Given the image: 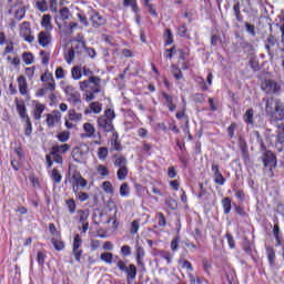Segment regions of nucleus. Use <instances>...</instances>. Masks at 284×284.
Masks as SVG:
<instances>
[{
  "mask_svg": "<svg viewBox=\"0 0 284 284\" xmlns=\"http://www.w3.org/2000/svg\"><path fill=\"white\" fill-rule=\"evenodd\" d=\"M243 250L245 254L248 256H252V252L254 250V243L250 242V240L245 239L243 242Z\"/></svg>",
  "mask_w": 284,
  "mask_h": 284,
  "instance_id": "nucleus-25",
  "label": "nucleus"
},
{
  "mask_svg": "<svg viewBox=\"0 0 284 284\" xmlns=\"http://www.w3.org/2000/svg\"><path fill=\"white\" fill-rule=\"evenodd\" d=\"M233 14L236 19V21H239L240 23H243V14L241 13V2H236L233 6Z\"/></svg>",
  "mask_w": 284,
  "mask_h": 284,
  "instance_id": "nucleus-23",
  "label": "nucleus"
},
{
  "mask_svg": "<svg viewBox=\"0 0 284 284\" xmlns=\"http://www.w3.org/2000/svg\"><path fill=\"white\" fill-rule=\"evenodd\" d=\"M68 116L70 121H81L83 119V114L77 113L74 109L69 110Z\"/></svg>",
  "mask_w": 284,
  "mask_h": 284,
  "instance_id": "nucleus-33",
  "label": "nucleus"
},
{
  "mask_svg": "<svg viewBox=\"0 0 284 284\" xmlns=\"http://www.w3.org/2000/svg\"><path fill=\"white\" fill-rule=\"evenodd\" d=\"M44 90L48 92H54L57 90V83L55 82H44Z\"/></svg>",
  "mask_w": 284,
  "mask_h": 284,
  "instance_id": "nucleus-61",
  "label": "nucleus"
},
{
  "mask_svg": "<svg viewBox=\"0 0 284 284\" xmlns=\"http://www.w3.org/2000/svg\"><path fill=\"white\" fill-rule=\"evenodd\" d=\"M90 108H91V110H92V112H93L94 114H101V110H102L101 103H99V102H92V103L90 104Z\"/></svg>",
  "mask_w": 284,
  "mask_h": 284,
  "instance_id": "nucleus-57",
  "label": "nucleus"
},
{
  "mask_svg": "<svg viewBox=\"0 0 284 284\" xmlns=\"http://www.w3.org/2000/svg\"><path fill=\"white\" fill-rule=\"evenodd\" d=\"M114 119H116L114 110L106 109L104 114L99 116L97 120L99 132H114Z\"/></svg>",
  "mask_w": 284,
  "mask_h": 284,
  "instance_id": "nucleus-3",
  "label": "nucleus"
},
{
  "mask_svg": "<svg viewBox=\"0 0 284 284\" xmlns=\"http://www.w3.org/2000/svg\"><path fill=\"white\" fill-rule=\"evenodd\" d=\"M80 90L85 92V101H94V94L101 92V78L91 75L88 80L79 82Z\"/></svg>",
  "mask_w": 284,
  "mask_h": 284,
  "instance_id": "nucleus-1",
  "label": "nucleus"
},
{
  "mask_svg": "<svg viewBox=\"0 0 284 284\" xmlns=\"http://www.w3.org/2000/svg\"><path fill=\"white\" fill-rule=\"evenodd\" d=\"M85 154H88V151H83L80 146L73 148L71 152L74 163H83L85 161Z\"/></svg>",
  "mask_w": 284,
  "mask_h": 284,
  "instance_id": "nucleus-13",
  "label": "nucleus"
},
{
  "mask_svg": "<svg viewBox=\"0 0 284 284\" xmlns=\"http://www.w3.org/2000/svg\"><path fill=\"white\" fill-rule=\"evenodd\" d=\"M81 245H83V240L79 234H77L73 239V250H80Z\"/></svg>",
  "mask_w": 284,
  "mask_h": 284,
  "instance_id": "nucleus-48",
  "label": "nucleus"
},
{
  "mask_svg": "<svg viewBox=\"0 0 284 284\" xmlns=\"http://www.w3.org/2000/svg\"><path fill=\"white\" fill-rule=\"evenodd\" d=\"M267 258L270 265H274V261L276 260V253L272 248L267 250Z\"/></svg>",
  "mask_w": 284,
  "mask_h": 284,
  "instance_id": "nucleus-60",
  "label": "nucleus"
},
{
  "mask_svg": "<svg viewBox=\"0 0 284 284\" xmlns=\"http://www.w3.org/2000/svg\"><path fill=\"white\" fill-rule=\"evenodd\" d=\"M265 112L272 121H284V103L281 99H266Z\"/></svg>",
  "mask_w": 284,
  "mask_h": 284,
  "instance_id": "nucleus-2",
  "label": "nucleus"
},
{
  "mask_svg": "<svg viewBox=\"0 0 284 284\" xmlns=\"http://www.w3.org/2000/svg\"><path fill=\"white\" fill-rule=\"evenodd\" d=\"M262 90L266 94H281V84L274 80H265L262 84Z\"/></svg>",
  "mask_w": 284,
  "mask_h": 284,
  "instance_id": "nucleus-5",
  "label": "nucleus"
},
{
  "mask_svg": "<svg viewBox=\"0 0 284 284\" xmlns=\"http://www.w3.org/2000/svg\"><path fill=\"white\" fill-rule=\"evenodd\" d=\"M65 205L70 214H74V212H77V202H74V199L65 200Z\"/></svg>",
  "mask_w": 284,
  "mask_h": 284,
  "instance_id": "nucleus-36",
  "label": "nucleus"
},
{
  "mask_svg": "<svg viewBox=\"0 0 284 284\" xmlns=\"http://www.w3.org/2000/svg\"><path fill=\"white\" fill-rule=\"evenodd\" d=\"M140 222L139 220H134L131 224V234H136L139 232Z\"/></svg>",
  "mask_w": 284,
  "mask_h": 284,
  "instance_id": "nucleus-64",
  "label": "nucleus"
},
{
  "mask_svg": "<svg viewBox=\"0 0 284 284\" xmlns=\"http://www.w3.org/2000/svg\"><path fill=\"white\" fill-rule=\"evenodd\" d=\"M120 195L121 196H130V185L128 183H123L120 186Z\"/></svg>",
  "mask_w": 284,
  "mask_h": 284,
  "instance_id": "nucleus-47",
  "label": "nucleus"
},
{
  "mask_svg": "<svg viewBox=\"0 0 284 284\" xmlns=\"http://www.w3.org/2000/svg\"><path fill=\"white\" fill-rule=\"evenodd\" d=\"M24 18H26V7H21L17 9V11L14 12V19L17 21H21Z\"/></svg>",
  "mask_w": 284,
  "mask_h": 284,
  "instance_id": "nucleus-39",
  "label": "nucleus"
},
{
  "mask_svg": "<svg viewBox=\"0 0 284 284\" xmlns=\"http://www.w3.org/2000/svg\"><path fill=\"white\" fill-rule=\"evenodd\" d=\"M115 261H116V267L120 270V272H124L126 274V277L130 278L131 281H134L136 278V265L134 264H129L125 263V261L121 260L119 255H115Z\"/></svg>",
  "mask_w": 284,
  "mask_h": 284,
  "instance_id": "nucleus-4",
  "label": "nucleus"
},
{
  "mask_svg": "<svg viewBox=\"0 0 284 284\" xmlns=\"http://www.w3.org/2000/svg\"><path fill=\"white\" fill-rule=\"evenodd\" d=\"M136 263L139 267H142V270H145V263L143 262V258H145V250L142 246L136 245Z\"/></svg>",
  "mask_w": 284,
  "mask_h": 284,
  "instance_id": "nucleus-16",
  "label": "nucleus"
},
{
  "mask_svg": "<svg viewBox=\"0 0 284 284\" xmlns=\"http://www.w3.org/2000/svg\"><path fill=\"white\" fill-rule=\"evenodd\" d=\"M100 260L106 263V265H112V263H114V254L104 252L100 255Z\"/></svg>",
  "mask_w": 284,
  "mask_h": 284,
  "instance_id": "nucleus-24",
  "label": "nucleus"
},
{
  "mask_svg": "<svg viewBox=\"0 0 284 284\" xmlns=\"http://www.w3.org/2000/svg\"><path fill=\"white\" fill-rule=\"evenodd\" d=\"M40 81H42V83H54V75L50 72H44L41 75Z\"/></svg>",
  "mask_w": 284,
  "mask_h": 284,
  "instance_id": "nucleus-37",
  "label": "nucleus"
},
{
  "mask_svg": "<svg viewBox=\"0 0 284 284\" xmlns=\"http://www.w3.org/2000/svg\"><path fill=\"white\" fill-rule=\"evenodd\" d=\"M275 149L278 152H284V123L277 125V138L275 142Z\"/></svg>",
  "mask_w": 284,
  "mask_h": 284,
  "instance_id": "nucleus-9",
  "label": "nucleus"
},
{
  "mask_svg": "<svg viewBox=\"0 0 284 284\" xmlns=\"http://www.w3.org/2000/svg\"><path fill=\"white\" fill-rule=\"evenodd\" d=\"M78 216L80 223H88V219L90 217V211L89 210H78Z\"/></svg>",
  "mask_w": 284,
  "mask_h": 284,
  "instance_id": "nucleus-27",
  "label": "nucleus"
},
{
  "mask_svg": "<svg viewBox=\"0 0 284 284\" xmlns=\"http://www.w3.org/2000/svg\"><path fill=\"white\" fill-rule=\"evenodd\" d=\"M16 109L22 121L30 119V115H28V109L26 108V102H23V100L19 101V99L16 98Z\"/></svg>",
  "mask_w": 284,
  "mask_h": 284,
  "instance_id": "nucleus-15",
  "label": "nucleus"
},
{
  "mask_svg": "<svg viewBox=\"0 0 284 284\" xmlns=\"http://www.w3.org/2000/svg\"><path fill=\"white\" fill-rule=\"evenodd\" d=\"M61 112L59 110H53L51 113L47 114V125L48 128H54L57 123H61Z\"/></svg>",
  "mask_w": 284,
  "mask_h": 284,
  "instance_id": "nucleus-10",
  "label": "nucleus"
},
{
  "mask_svg": "<svg viewBox=\"0 0 284 284\" xmlns=\"http://www.w3.org/2000/svg\"><path fill=\"white\" fill-rule=\"evenodd\" d=\"M71 74H72V79H74L75 81H79V79H81L82 77L81 67H74L71 70Z\"/></svg>",
  "mask_w": 284,
  "mask_h": 284,
  "instance_id": "nucleus-45",
  "label": "nucleus"
},
{
  "mask_svg": "<svg viewBox=\"0 0 284 284\" xmlns=\"http://www.w3.org/2000/svg\"><path fill=\"white\" fill-rule=\"evenodd\" d=\"M98 158L100 159V161H105V159H108V148L101 146L98 150Z\"/></svg>",
  "mask_w": 284,
  "mask_h": 284,
  "instance_id": "nucleus-44",
  "label": "nucleus"
},
{
  "mask_svg": "<svg viewBox=\"0 0 284 284\" xmlns=\"http://www.w3.org/2000/svg\"><path fill=\"white\" fill-rule=\"evenodd\" d=\"M44 110H45V105H43L39 102L36 103V109L33 111V116H34L36 121H40L41 115L43 114Z\"/></svg>",
  "mask_w": 284,
  "mask_h": 284,
  "instance_id": "nucleus-22",
  "label": "nucleus"
},
{
  "mask_svg": "<svg viewBox=\"0 0 284 284\" xmlns=\"http://www.w3.org/2000/svg\"><path fill=\"white\" fill-rule=\"evenodd\" d=\"M120 252H121L122 256H125V257L131 256L132 255V247H130V245H123L121 247Z\"/></svg>",
  "mask_w": 284,
  "mask_h": 284,
  "instance_id": "nucleus-59",
  "label": "nucleus"
},
{
  "mask_svg": "<svg viewBox=\"0 0 284 284\" xmlns=\"http://www.w3.org/2000/svg\"><path fill=\"white\" fill-rule=\"evenodd\" d=\"M58 140L60 141V143H65L67 141L70 140V132L63 131V132L59 133Z\"/></svg>",
  "mask_w": 284,
  "mask_h": 284,
  "instance_id": "nucleus-53",
  "label": "nucleus"
},
{
  "mask_svg": "<svg viewBox=\"0 0 284 284\" xmlns=\"http://www.w3.org/2000/svg\"><path fill=\"white\" fill-rule=\"evenodd\" d=\"M24 123V134L26 136H30L32 134V121H30V118H27L26 120H22Z\"/></svg>",
  "mask_w": 284,
  "mask_h": 284,
  "instance_id": "nucleus-34",
  "label": "nucleus"
},
{
  "mask_svg": "<svg viewBox=\"0 0 284 284\" xmlns=\"http://www.w3.org/2000/svg\"><path fill=\"white\" fill-rule=\"evenodd\" d=\"M273 235L275 237L277 245H281V227L278 226V223L274 224Z\"/></svg>",
  "mask_w": 284,
  "mask_h": 284,
  "instance_id": "nucleus-38",
  "label": "nucleus"
},
{
  "mask_svg": "<svg viewBox=\"0 0 284 284\" xmlns=\"http://www.w3.org/2000/svg\"><path fill=\"white\" fill-rule=\"evenodd\" d=\"M72 254L78 263H81V256H83V250L72 248Z\"/></svg>",
  "mask_w": 284,
  "mask_h": 284,
  "instance_id": "nucleus-56",
  "label": "nucleus"
},
{
  "mask_svg": "<svg viewBox=\"0 0 284 284\" xmlns=\"http://www.w3.org/2000/svg\"><path fill=\"white\" fill-rule=\"evenodd\" d=\"M243 119L245 123H248V125H252L254 123V109L246 110Z\"/></svg>",
  "mask_w": 284,
  "mask_h": 284,
  "instance_id": "nucleus-29",
  "label": "nucleus"
},
{
  "mask_svg": "<svg viewBox=\"0 0 284 284\" xmlns=\"http://www.w3.org/2000/svg\"><path fill=\"white\" fill-rule=\"evenodd\" d=\"M164 37L166 39L165 45H172V43H174V39H173V36H172V30L166 29L165 33H164Z\"/></svg>",
  "mask_w": 284,
  "mask_h": 284,
  "instance_id": "nucleus-46",
  "label": "nucleus"
},
{
  "mask_svg": "<svg viewBox=\"0 0 284 284\" xmlns=\"http://www.w3.org/2000/svg\"><path fill=\"white\" fill-rule=\"evenodd\" d=\"M222 205H223L224 214H230V212H232V200L230 197H224L222 200Z\"/></svg>",
  "mask_w": 284,
  "mask_h": 284,
  "instance_id": "nucleus-31",
  "label": "nucleus"
},
{
  "mask_svg": "<svg viewBox=\"0 0 284 284\" xmlns=\"http://www.w3.org/2000/svg\"><path fill=\"white\" fill-rule=\"evenodd\" d=\"M102 189L106 194H114V187H112V183L110 181L103 182Z\"/></svg>",
  "mask_w": 284,
  "mask_h": 284,
  "instance_id": "nucleus-41",
  "label": "nucleus"
},
{
  "mask_svg": "<svg viewBox=\"0 0 284 284\" xmlns=\"http://www.w3.org/2000/svg\"><path fill=\"white\" fill-rule=\"evenodd\" d=\"M51 21H52V16H50V14H44V16L42 17L41 26H42V28H44L45 31H48V32H50V30H52V23H51Z\"/></svg>",
  "mask_w": 284,
  "mask_h": 284,
  "instance_id": "nucleus-21",
  "label": "nucleus"
},
{
  "mask_svg": "<svg viewBox=\"0 0 284 284\" xmlns=\"http://www.w3.org/2000/svg\"><path fill=\"white\" fill-rule=\"evenodd\" d=\"M51 179H52L53 182L60 183L61 179H63V176L61 175V173H59L58 169H53L51 171Z\"/></svg>",
  "mask_w": 284,
  "mask_h": 284,
  "instance_id": "nucleus-43",
  "label": "nucleus"
},
{
  "mask_svg": "<svg viewBox=\"0 0 284 284\" xmlns=\"http://www.w3.org/2000/svg\"><path fill=\"white\" fill-rule=\"evenodd\" d=\"M65 92L69 97L70 103H73V105H81V93L73 91L72 87H67Z\"/></svg>",
  "mask_w": 284,
  "mask_h": 284,
  "instance_id": "nucleus-14",
  "label": "nucleus"
},
{
  "mask_svg": "<svg viewBox=\"0 0 284 284\" xmlns=\"http://www.w3.org/2000/svg\"><path fill=\"white\" fill-rule=\"evenodd\" d=\"M22 61L26 63V65H32V63H34V54L31 52H23Z\"/></svg>",
  "mask_w": 284,
  "mask_h": 284,
  "instance_id": "nucleus-30",
  "label": "nucleus"
},
{
  "mask_svg": "<svg viewBox=\"0 0 284 284\" xmlns=\"http://www.w3.org/2000/svg\"><path fill=\"white\" fill-rule=\"evenodd\" d=\"M225 237H226V240H227L229 247H230L231 250H234V247H236V244H235V242H234V236L232 235V233L227 232V233L225 234Z\"/></svg>",
  "mask_w": 284,
  "mask_h": 284,
  "instance_id": "nucleus-55",
  "label": "nucleus"
},
{
  "mask_svg": "<svg viewBox=\"0 0 284 284\" xmlns=\"http://www.w3.org/2000/svg\"><path fill=\"white\" fill-rule=\"evenodd\" d=\"M51 243L57 252H62V250H65V243H63L61 240L52 237Z\"/></svg>",
  "mask_w": 284,
  "mask_h": 284,
  "instance_id": "nucleus-26",
  "label": "nucleus"
},
{
  "mask_svg": "<svg viewBox=\"0 0 284 284\" xmlns=\"http://www.w3.org/2000/svg\"><path fill=\"white\" fill-rule=\"evenodd\" d=\"M60 17L62 21H67V19H70V9L68 7H63L60 10Z\"/></svg>",
  "mask_w": 284,
  "mask_h": 284,
  "instance_id": "nucleus-54",
  "label": "nucleus"
},
{
  "mask_svg": "<svg viewBox=\"0 0 284 284\" xmlns=\"http://www.w3.org/2000/svg\"><path fill=\"white\" fill-rule=\"evenodd\" d=\"M38 43L42 48H48L52 43V34L50 31H40L38 34Z\"/></svg>",
  "mask_w": 284,
  "mask_h": 284,
  "instance_id": "nucleus-11",
  "label": "nucleus"
},
{
  "mask_svg": "<svg viewBox=\"0 0 284 284\" xmlns=\"http://www.w3.org/2000/svg\"><path fill=\"white\" fill-rule=\"evenodd\" d=\"M262 161H263L264 168L266 170H270V172H272V170L276 168V155H274L272 151H266L262 156Z\"/></svg>",
  "mask_w": 284,
  "mask_h": 284,
  "instance_id": "nucleus-6",
  "label": "nucleus"
},
{
  "mask_svg": "<svg viewBox=\"0 0 284 284\" xmlns=\"http://www.w3.org/2000/svg\"><path fill=\"white\" fill-rule=\"evenodd\" d=\"M180 264L182 265L183 270H186V272H194V267L192 266V263L187 260H181Z\"/></svg>",
  "mask_w": 284,
  "mask_h": 284,
  "instance_id": "nucleus-49",
  "label": "nucleus"
},
{
  "mask_svg": "<svg viewBox=\"0 0 284 284\" xmlns=\"http://www.w3.org/2000/svg\"><path fill=\"white\" fill-rule=\"evenodd\" d=\"M18 88L22 97H26V94H28V80H26V77L20 75L18 78Z\"/></svg>",
  "mask_w": 284,
  "mask_h": 284,
  "instance_id": "nucleus-18",
  "label": "nucleus"
},
{
  "mask_svg": "<svg viewBox=\"0 0 284 284\" xmlns=\"http://www.w3.org/2000/svg\"><path fill=\"white\" fill-rule=\"evenodd\" d=\"M246 32L251 36V37H256V27L250 22H244Z\"/></svg>",
  "mask_w": 284,
  "mask_h": 284,
  "instance_id": "nucleus-40",
  "label": "nucleus"
},
{
  "mask_svg": "<svg viewBox=\"0 0 284 284\" xmlns=\"http://www.w3.org/2000/svg\"><path fill=\"white\" fill-rule=\"evenodd\" d=\"M20 34H21V37H23V39H24V41H27V43L34 42V36H32V29H30V22L24 21L21 24Z\"/></svg>",
  "mask_w": 284,
  "mask_h": 284,
  "instance_id": "nucleus-8",
  "label": "nucleus"
},
{
  "mask_svg": "<svg viewBox=\"0 0 284 284\" xmlns=\"http://www.w3.org/2000/svg\"><path fill=\"white\" fill-rule=\"evenodd\" d=\"M73 192H74L75 196H78L79 201H81V202H85V201H88V199H90V195H88V193L78 192L77 187H74V186H73Z\"/></svg>",
  "mask_w": 284,
  "mask_h": 284,
  "instance_id": "nucleus-42",
  "label": "nucleus"
},
{
  "mask_svg": "<svg viewBox=\"0 0 284 284\" xmlns=\"http://www.w3.org/2000/svg\"><path fill=\"white\" fill-rule=\"evenodd\" d=\"M130 172V170L128 169V166L121 168L118 170L116 172V176L119 181H125V179H128V173Z\"/></svg>",
  "mask_w": 284,
  "mask_h": 284,
  "instance_id": "nucleus-32",
  "label": "nucleus"
},
{
  "mask_svg": "<svg viewBox=\"0 0 284 284\" xmlns=\"http://www.w3.org/2000/svg\"><path fill=\"white\" fill-rule=\"evenodd\" d=\"M97 170L100 176H110V171L103 164L98 165Z\"/></svg>",
  "mask_w": 284,
  "mask_h": 284,
  "instance_id": "nucleus-51",
  "label": "nucleus"
},
{
  "mask_svg": "<svg viewBox=\"0 0 284 284\" xmlns=\"http://www.w3.org/2000/svg\"><path fill=\"white\" fill-rule=\"evenodd\" d=\"M72 179L74 180L75 185H80V187H88V181L81 176L79 171L73 172Z\"/></svg>",
  "mask_w": 284,
  "mask_h": 284,
  "instance_id": "nucleus-20",
  "label": "nucleus"
},
{
  "mask_svg": "<svg viewBox=\"0 0 284 284\" xmlns=\"http://www.w3.org/2000/svg\"><path fill=\"white\" fill-rule=\"evenodd\" d=\"M90 21L93 28H103V26L108 23V19H105V17L101 16V13L95 10L91 11Z\"/></svg>",
  "mask_w": 284,
  "mask_h": 284,
  "instance_id": "nucleus-7",
  "label": "nucleus"
},
{
  "mask_svg": "<svg viewBox=\"0 0 284 284\" xmlns=\"http://www.w3.org/2000/svg\"><path fill=\"white\" fill-rule=\"evenodd\" d=\"M213 176H214V183L215 185H225V178L223 176V173H221V170L219 168V164L213 163L211 166Z\"/></svg>",
  "mask_w": 284,
  "mask_h": 284,
  "instance_id": "nucleus-12",
  "label": "nucleus"
},
{
  "mask_svg": "<svg viewBox=\"0 0 284 284\" xmlns=\"http://www.w3.org/2000/svg\"><path fill=\"white\" fill-rule=\"evenodd\" d=\"M36 8L37 10H39L40 12H48V1L47 0H40L36 2Z\"/></svg>",
  "mask_w": 284,
  "mask_h": 284,
  "instance_id": "nucleus-35",
  "label": "nucleus"
},
{
  "mask_svg": "<svg viewBox=\"0 0 284 284\" xmlns=\"http://www.w3.org/2000/svg\"><path fill=\"white\" fill-rule=\"evenodd\" d=\"M111 145H112L111 150H114L115 152H121L122 146H121V142H119V140H116V139L112 140Z\"/></svg>",
  "mask_w": 284,
  "mask_h": 284,
  "instance_id": "nucleus-62",
  "label": "nucleus"
},
{
  "mask_svg": "<svg viewBox=\"0 0 284 284\" xmlns=\"http://www.w3.org/2000/svg\"><path fill=\"white\" fill-rule=\"evenodd\" d=\"M83 130L87 132V136L91 139V136H94V132H97V129L92 123H84L83 124Z\"/></svg>",
  "mask_w": 284,
  "mask_h": 284,
  "instance_id": "nucleus-28",
  "label": "nucleus"
},
{
  "mask_svg": "<svg viewBox=\"0 0 284 284\" xmlns=\"http://www.w3.org/2000/svg\"><path fill=\"white\" fill-rule=\"evenodd\" d=\"M74 54H75V51L73 48L68 50L67 54L64 55L67 63H72V61H74Z\"/></svg>",
  "mask_w": 284,
  "mask_h": 284,
  "instance_id": "nucleus-52",
  "label": "nucleus"
},
{
  "mask_svg": "<svg viewBox=\"0 0 284 284\" xmlns=\"http://www.w3.org/2000/svg\"><path fill=\"white\" fill-rule=\"evenodd\" d=\"M37 262L39 265L43 266V264L45 263V254H43V252H38Z\"/></svg>",
  "mask_w": 284,
  "mask_h": 284,
  "instance_id": "nucleus-63",
  "label": "nucleus"
},
{
  "mask_svg": "<svg viewBox=\"0 0 284 284\" xmlns=\"http://www.w3.org/2000/svg\"><path fill=\"white\" fill-rule=\"evenodd\" d=\"M113 165L114 168H128V159H125V156L123 155H119V154H115L113 155Z\"/></svg>",
  "mask_w": 284,
  "mask_h": 284,
  "instance_id": "nucleus-19",
  "label": "nucleus"
},
{
  "mask_svg": "<svg viewBox=\"0 0 284 284\" xmlns=\"http://www.w3.org/2000/svg\"><path fill=\"white\" fill-rule=\"evenodd\" d=\"M165 205H168L170 210H176L179 207V203L172 197L165 200Z\"/></svg>",
  "mask_w": 284,
  "mask_h": 284,
  "instance_id": "nucleus-50",
  "label": "nucleus"
},
{
  "mask_svg": "<svg viewBox=\"0 0 284 284\" xmlns=\"http://www.w3.org/2000/svg\"><path fill=\"white\" fill-rule=\"evenodd\" d=\"M77 54H82L85 50V41L78 40V44L75 45Z\"/></svg>",
  "mask_w": 284,
  "mask_h": 284,
  "instance_id": "nucleus-58",
  "label": "nucleus"
},
{
  "mask_svg": "<svg viewBox=\"0 0 284 284\" xmlns=\"http://www.w3.org/2000/svg\"><path fill=\"white\" fill-rule=\"evenodd\" d=\"M70 151V144H55L52 146L50 154H65Z\"/></svg>",
  "mask_w": 284,
  "mask_h": 284,
  "instance_id": "nucleus-17",
  "label": "nucleus"
}]
</instances>
